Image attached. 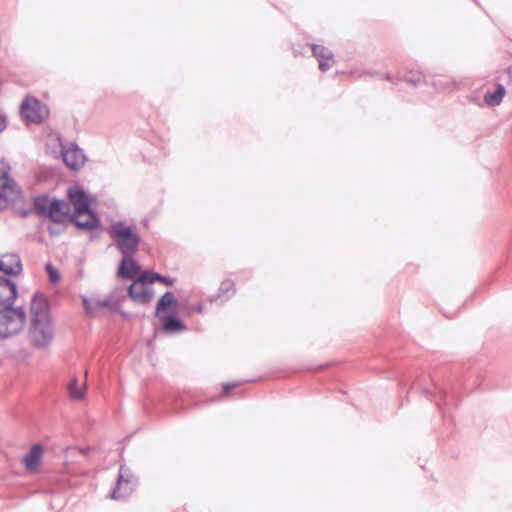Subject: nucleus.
<instances>
[{"label": "nucleus", "instance_id": "0eeeda50", "mask_svg": "<svg viewBox=\"0 0 512 512\" xmlns=\"http://www.w3.org/2000/svg\"><path fill=\"white\" fill-rule=\"evenodd\" d=\"M20 115L27 124L39 125L48 118L49 110L34 96H26L20 106Z\"/></svg>", "mask_w": 512, "mask_h": 512}, {"label": "nucleus", "instance_id": "aec40b11", "mask_svg": "<svg viewBox=\"0 0 512 512\" xmlns=\"http://www.w3.org/2000/svg\"><path fill=\"white\" fill-rule=\"evenodd\" d=\"M97 304H100V300L83 299L84 308L90 314L97 313L101 309V306Z\"/></svg>", "mask_w": 512, "mask_h": 512}, {"label": "nucleus", "instance_id": "a211bd4d", "mask_svg": "<svg viewBox=\"0 0 512 512\" xmlns=\"http://www.w3.org/2000/svg\"><path fill=\"white\" fill-rule=\"evenodd\" d=\"M68 392L71 398L79 400L84 396V389L79 385L78 379L73 377L68 383Z\"/></svg>", "mask_w": 512, "mask_h": 512}, {"label": "nucleus", "instance_id": "bb28decb", "mask_svg": "<svg viewBox=\"0 0 512 512\" xmlns=\"http://www.w3.org/2000/svg\"><path fill=\"white\" fill-rule=\"evenodd\" d=\"M238 384L237 383H226L223 385V391L228 393L232 389H234Z\"/></svg>", "mask_w": 512, "mask_h": 512}, {"label": "nucleus", "instance_id": "9b49d317", "mask_svg": "<svg viewBox=\"0 0 512 512\" xmlns=\"http://www.w3.org/2000/svg\"><path fill=\"white\" fill-rule=\"evenodd\" d=\"M143 285L144 284L137 283V280H135L128 287V295L134 302L147 305L152 301L154 291L152 288L143 287Z\"/></svg>", "mask_w": 512, "mask_h": 512}, {"label": "nucleus", "instance_id": "f257e3e1", "mask_svg": "<svg viewBox=\"0 0 512 512\" xmlns=\"http://www.w3.org/2000/svg\"><path fill=\"white\" fill-rule=\"evenodd\" d=\"M31 327L30 337L39 348L49 345L53 338V325L50 316V306L42 293H35L30 306Z\"/></svg>", "mask_w": 512, "mask_h": 512}, {"label": "nucleus", "instance_id": "7c9ffc66", "mask_svg": "<svg viewBox=\"0 0 512 512\" xmlns=\"http://www.w3.org/2000/svg\"><path fill=\"white\" fill-rule=\"evenodd\" d=\"M438 393H439V397H440L441 399L445 400V398H446V393H445L444 391H442V390H440Z\"/></svg>", "mask_w": 512, "mask_h": 512}, {"label": "nucleus", "instance_id": "39448f33", "mask_svg": "<svg viewBox=\"0 0 512 512\" xmlns=\"http://www.w3.org/2000/svg\"><path fill=\"white\" fill-rule=\"evenodd\" d=\"M33 211L40 217L61 224L68 215L69 205L64 200L51 199L46 194H40L33 198Z\"/></svg>", "mask_w": 512, "mask_h": 512}, {"label": "nucleus", "instance_id": "cd10ccee", "mask_svg": "<svg viewBox=\"0 0 512 512\" xmlns=\"http://www.w3.org/2000/svg\"><path fill=\"white\" fill-rule=\"evenodd\" d=\"M5 191H0V210H2L5 206V203H6V198H5V194H4Z\"/></svg>", "mask_w": 512, "mask_h": 512}, {"label": "nucleus", "instance_id": "9d476101", "mask_svg": "<svg viewBox=\"0 0 512 512\" xmlns=\"http://www.w3.org/2000/svg\"><path fill=\"white\" fill-rule=\"evenodd\" d=\"M18 296V289L15 282L0 276V306L13 307Z\"/></svg>", "mask_w": 512, "mask_h": 512}, {"label": "nucleus", "instance_id": "c756f323", "mask_svg": "<svg viewBox=\"0 0 512 512\" xmlns=\"http://www.w3.org/2000/svg\"><path fill=\"white\" fill-rule=\"evenodd\" d=\"M6 124H7V123H6V119H5V117H4L2 114H0V128L5 127V126H6Z\"/></svg>", "mask_w": 512, "mask_h": 512}, {"label": "nucleus", "instance_id": "ddd939ff", "mask_svg": "<svg viewBox=\"0 0 512 512\" xmlns=\"http://www.w3.org/2000/svg\"><path fill=\"white\" fill-rule=\"evenodd\" d=\"M11 167L5 160H0V180L2 181L1 188L3 191H10L12 193H20L14 179L10 176Z\"/></svg>", "mask_w": 512, "mask_h": 512}, {"label": "nucleus", "instance_id": "5701e85b", "mask_svg": "<svg viewBox=\"0 0 512 512\" xmlns=\"http://www.w3.org/2000/svg\"><path fill=\"white\" fill-rule=\"evenodd\" d=\"M101 309L108 308L109 310L116 312L120 309V303L118 301H114L111 298H107L104 300H100Z\"/></svg>", "mask_w": 512, "mask_h": 512}, {"label": "nucleus", "instance_id": "a878e982", "mask_svg": "<svg viewBox=\"0 0 512 512\" xmlns=\"http://www.w3.org/2000/svg\"><path fill=\"white\" fill-rule=\"evenodd\" d=\"M330 62H331V60H327V59L319 60V68L322 71H325V70L329 69L330 68Z\"/></svg>", "mask_w": 512, "mask_h": 512}, {"label": "nucleus", "instance_id": "393cba45", "mask_svg": "<svg viewBox=\"0 0 512 512\" xmlns=\"http://www.w3.org/2000/svg\"><path fill=\"white\" fill-rule=\"evenodd\" d=\"M158 281L165 284L166 286H172L175 282V279H173L169 276L159 274Z\"/></svg>", "mask_w": 512, "mask_h": 512}, {"label": "nucleus", "instance_id": "473e14b6", "mask_svg": "<svg viewBox=\"0 0 512 512\" xmlns=\"http://www.w3.org/2000/svg\"><path fill=\"white\" fill-rule=\"evenodd\" d=\"M3 130H0V132H2Z\"/></svg>", "mask_w": 512, "mask_h": 512}, {"label": "nucleus", "instance_id": "f8f14e48", "mask_svg": "<svg viewBox=\"0 0 512 512\" xmlns=\"http://www.w3.org/2000/svg\"><path fill=\"white\" fill-rule=\"evenodd\" d=\"M3 260H0V271L5 275L18 276L22 272V263L17 254L4 255Z\"/></svg>", "mask_w": 512, "mask_h": 512}, {"label": "nucleus", "instance_id": "b1692460", "mask_svg": "<svg viewBox=\"0 0 512 512\" xmlns=\"http://www.w3.org/2000/svg\"><path fill=\"white\" fill-rule=\"evenodd\" d=\"M34 211L31 210V209H26V208H17L16 209V214L25 219V218H28Z\"/></svg>", "mask_w": 512, "mask_h": 512}, {"label": "nucleus", "instance_id": "2eb2a0df", "mask_svg": "<svg viewBox=\"0 0 512 512\" xmlns=\"http://www.w3.org/2000/svg\"><path fill=\"white\" fill-rule=\"evenodd\" d=\"M235 284L231 279H225L221 282L217 294L210 297V302H226L235 294Z\"/></svg>", "mask_w": 512, "mask_h": 512}, {"label": "nucleus", "instance_id": "1a4fd4ad", "mask_svg": "<svg viewBox=\"0 0 512 512\" xmlns=\"http://www.w3.org/2000/svg\"><path fill=\"white\" fill-rule=\"evenodd\" d=\"M63 162L67 167L72 170L79 169L85 161L83 152L74 143H69L68 146L61 145Z\"/></svg>", "mask_w": 512, "mask_h": 512}, {"label": "nucleus", "instance_id": "412c9836", "mask_svg": "<svg viewBox=\"0 0 512 512\" xmlns=\"http://www.w3.org/2000/svg\"><path fill=\"white\" fill-rule=\"evenodd\" d=\"M45 270L49 276L50 282L52 284H56L60 280V273L57 268H55L51 263H47L45 265Z\"/></svg>", "mask_w": 512, "mask_h": 512}, {"label": "nucleus", "instance_id": "423d86ee", "mask_svg": "<svg viewBox=\"0 0 512 512\" xmlns=\"http://www.w3.org/2000/svg\"><path fill=\"white\" fill-rule=\"evenodd\" d=\"M26 322L23 307H3L0 310V338H9L18 334Z\"/></svg>", "mask_w": 512, "mask_h": 512}, {"label": "nucleus", "instance_id": "7ed1b4c3", "mask_svg": "<svg viewBox=\"0 0 512 512\" xmlns=\"http://www.w3.org/2000/svg\"><path fill=\"white\" fill-rule=\"evenodd\" d=\"M109 235L123 256H133L138 251L141 237L137 233L136 227L128 226L123 221H116L110 225Z\"/></svg>", "mask_w": 512, "mask_h": 512}, {"label": "nucleus", "instance_id": "6ab92c4d", "mask_svg": "<svg viewBox=\"0 0 512 512\" xmlns=\"http://www.w3.org/2000/svg\"><path fill=\"white\" fill-rule=\"evenodd\" d=\"M159 273L153 271H144L136 280L140 284H153L158 281Z\"/></svg>", "mask_w": 512, "mask_h": 512}, {"label": "nucleus", "instance_id": "f3484780", "mask_svg": "<svg viewBox=\"0 0 512 512\" xmlns=\"http://www.w3.org/2000/svg\"><path fill=\"white\" fill-rule=\"evenodd\" d=\"M506 94V90L503 85L498 84L494 92H487L484 95L483 101L487 106L493 107L499 105L504 96Z\"/></svg>", "mask_w": 512, "mask_h": 512}, {"label": "nucleus", "instance_id": "20e7f679", "mask_svg": "<svg viewBox=\"0 0 512 512\" xmlns=\"http://www.w3.org/2000/svg\"><path fill=\"white\" fill-rule=\"evenodd\" d=\"M177 300L171 291L165 292L156 304L155 316L162 321V327L165 332L177 333L184 331L186 326L176 316Z\"/></svg>", "mask_w": 512, "mask_h": 512}, {"label": "nucleus", "instance_id": "dca6fc26", "mask_svg": "<svg viewBox=\"0 0 512 512\" xmlns=\"http://www.w3.org/2000/svg\"><path fill=\"white\" fill-rule=\"evenodd\" d=\"M43 455V447L36 443L32 445L30 451L25 455L23 462L28 470L35 468L39 463Z\"/></svg>", "mask_w": 512, "mask_h": 512}, {"label": "nucleus", "instance_id": "2f4dec72", "mask_svg": "<svg viewBox=\"0 0 512 512\" xmlns=\"http://www.w3.org/2000/svg\"><path fill=\"white\" fill-rule=\"evenodd\" d=\"M507 73L512 78V66L508 68Z\"/></svg>", "mask_w": 512, "mask_h": 512}, {"label": "nucleus", "instance_id": "f03ea898", "mask_svg": "<svg viewBox=\"0 0 512 512\" xmlns=\"http://www.w3.org/2000/svg\"><path fill=\"white\" fill-rule=\"evenodd\" d=\"M68 199L75 208L70 221L79 229L90 231L100 226V220L90 207L87 194L80 188H70Z\"/></svg>", "mask_w": 512, "mask_h": 512}, {"label": "nucleus", "instance_id": "4468645a", "mask_svg": "<svg viewBox=\"0 0 512 512\" xmlns=\"http://www.w3.org/2000/svg\"><path fill=\"white\" fill-rule=\"evenodd\" d=\"M139 271L140 267L132 256H123L118 267L117 275L122 279H132Z\"/></svg>", "mask_w": 512, "mask_h": 512}, {"label": "nucleus", "instance_id": "4be33fe9", "mask_svg": "<svg viewBox=\"0 0 512 512\" xmlns=\"http://www.w3.org/2000/svg\"><path fill=\"white\" fill-rule=\"evenodd\" d=\"M312 52H313L314 56H316L319 60H322V59L331 60L329 51L323 46L313 45Z\"/></svg>", "mask_w": 512, "mask_h": 512}, {"label": "nucleus", "instance_id": "6e6552de", "mask_svg": "<svg viewBox=\"0 0 512 512\" xmlns=\"http://www.w3.org/2000/svg\"><path fill=\"white\" fill-rule=\"evenodd\" d=\"M136 486V479L131 471L124 466L119 469L116 487L111 492L110 497L115 500L128 497Z\"/></svg>", "mask_w": 512, "mask_h": 512}, {"label": "nucleus", "instance_id": "c85d7f7f", "mask_svg": "<svg viewBox=\"0 0 512 512\" xmlns=\"http://www.w3.org/2000/svg\"><path fill=\"white\" fill-rule=\"evenodd\" d=\"M47 231L48 233L51 235V236H56V235H59L60 234V231L59 230H56L54 229L53 227L51 226H48L47 227Z\"/></svg>", "mask_w": 512, "mask_h": 512}]
</instances>
